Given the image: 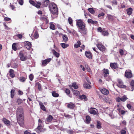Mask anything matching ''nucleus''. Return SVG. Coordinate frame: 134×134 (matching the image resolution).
I'll use <instances>...</instances> for the list:
<instances>
[{"instance_id": "20e7f679", "label": "nucleus", "mask_w": 134, "mask_h": 134, "mask_svg": "<svg viewBox=\"0 0 134 134\" xmlns=\"http://www.w3.org/2000/svg\"><path fill=\"white\" fill-rule=\"evenodd\" d=\"M125 76L128 79H130L132 77V75L131 71L130 70H127L126 71L125 74Z\"/></svg>"}, {"instance_id": "f03ea898", "label": "nucleus", "mask_w": 134, "mask_h": 134, "mask_svg": "<svg viewBox=\"0 0 134 134\" xmlns=\"http://www.w3.org/2000/svg\"><path fill=\"white\" fill-rule=\"evenodd\" d=\"M76 25L78 28L80 30L81 32L84 34L87 33V29L86 28V24L82 20L79 19L77 20Z\"/></svg>"}, {"instance_id": "ea45409f", "label": "nucleus", "mask_w": 134, "mask_h": 134, "mask_svg": "<svg viewBox=\"0 0 134 134\" xmlns=\"http://www.w3.org/2000/svg\"><path fill=\"white\" fill-rule=\"evenodd\" d=\"M128 98L126 96H124L121 97V100L122 102L125 101Z\"/></svg>"}, {"instance_id": "49530a36", "label": "nucleus", "mask_w": 134, "mask_h": 134, "mask_svg": "<svg viewBox=\"0 0 134 134\" xmlns=\"http://www.w3.org/2000/svg\"><path fill=\"white\" fill-rule=\"evenodd\" d=\"M107 17L108 20L110 21H112L113 20V16L110 15H108Z\"/></svg>"}, {"instance_id": "c9c22d12", "label": "nucleus", "mask_w": 134, "mask_h": 134, "mask_svg": "<svg viewBox=\"0 0 134 134\" xmlns=\"http://www.w3.org/2000/svg\"><path fill=\"white\" fill-rule=\"evenodd\" d=\"M68 20L69 23L71 26H73V24L72 23L73 21L72 18L71 17H69L68 18Z\"/></svg>"}, {"instance_id": "423d86ee", "label": "nucleus", "mask_w": 134, "mask_h": 134, "mask_svg": "<svg viewBox=\"0 0 134 134\" xmlns=\"http://www.w3.org/2000/svg\"><path fill=\"white\" fill-rule=\"evenodd\" d=\"M25 47L28 50H30L32 46L31 43L28 41H25L24 42Z\"/></svg>"}, {"instance_id": "4d7b16f0", "label": "nucleus", "mask_w": 134, "mask_h": 134, "mask_svg": "<svg viewBox=\"0 0 134 134\" xmlns=\"http://www.w3.org/2000/svg\"><path fill=\"white\" fill-rule=\"evenodd\" d=\"M86 67L88 72H91V69L88 66H86Z\"/></svg>"}, {"instance_id": "4c0bfd02", "label": "nucleus", "mask_w": 134, "mask_h": 134, "mask_svg": "<svg viewBox=\"0 0 134 134\" xmlns=\"http://www.w3.org/2000/svg\"><path fill=\"white\" fill-rule=\"evenodd\" d=\"M72 86L75 89H77L78 88V86L76 84V82H74L72 85Z\"/></svg>"}, {"instance_id": "69168bd1", "label": "nucleus", "mask_w": 134, "mask_h": 134, "mask_svg": "<svg viewBox=\"0 0 134 134\" xmlns=\"http://www.w3.org/2000/svg\"><path fill=\"white\" fill-rule=\"evenodd\" d=\"M121 134H126V132L125 130H122L121 131Z\"/></svg>"}, {"instance_id": "2eb2a0df", "label": "nucleus", "mask_w": 134, "mask_h": 134, "mask_svg": "<svg viewBox=\"0 0 134 134\" xmlns=\"http://www.w3.org/2000/svg\"><path fill=\"white\" fill-rule=\"evenodd\" d=\"M50 1L49 0H43L42 2V5L44 7H47L49 4Z\"/></svg>"}, {"instance_id": "680f3d73", "label": "nucleus", "mask_w": 134, "mask_h": 134, "mask_svg": "<svg viewBox=\"0 0 134 134\" xmlns=\"http://www.w3.org/2000/svg\"><path fill=\"white\" fill-rule=\"evenodd\" d=\"M116 101L118 102H119L121 100V98L118 97L116 98Z\"/></svg>"}, {"instance_id": "6e6d98bb", "label": "nucleus", "mask_w": 134, "mask_h": 134, "mask_svg": "<svg viewBox=\"0 0 134 134\" xmlns=\"http://www.w3.org/2000/svg\"><path fill=\"white\" fill-rule=\"evenodd\" d=\"M60 64V61H57L56 63V66L57 67L59 66Z\"/></svg>"}, {"instance_id": "4be33fe9", "label": "nucleus", "mask_w": 134, "mask_h": 134, "mask_svg": "<svg viewBox=\"0 0 134 134\" xmlns=\"http://www.w3.org/2000/svg\"><path fill=\"white\" fill-rule=\"evenodd\" d=\"M10 76L12 78H13L15 77V74L14 73V71L13 70L10 69L9 71Z\"/></svg>"}, {"instance_id": "052dcab7", "label": "nucleus", "mask_w": 134, "mask_h": 134, "mask_svg": "<svg viewBox=\"0 0 134 134\" xmlns=\"http://www.w3.org/2000/svg\"><path fill=\"white\" fill-rule=\"evenodd\" d=\"M104 15V13L102 12L99 14L98 15V16L99 17H100L101 16H103Z\"/></svg>"}, {"instance_id": "2f4dec72", "label": "nucleus", "mask_w": 134, "mask_h": 134, "mask_svg": "<svg viewBox=\"0 0 134 134\" xmlns=\"http://www.w3.org/2000/svg\"><path fill=\"white\" fill-rule=\"evenodd\" d=\"M127 14L130 15L132 13V9L131 8H129L127 10Z\"/></svg>"}, {"instance_id": "13d9d810", "label": "nucleus", "mask_w": 134, "mask_h": 134, "mask_svg": "<svg viewBox=\"0 0 134 134\" xmlns=\"http://www.w3.org/2000/svg\"><path fill=\"white\" fill-rule=\"evenodd\" d=\"M119 53L121 55H122L124 54L123 51L122 49H120L119 50Z\"/></svg>"}, {"instance_id": "bb28decb", "label": "nucleus", "mask_w": 134, "mask_h": 134, "mask_svg": "<svg viewBox=\"0 0 134 134\" xmlns=\"http://www.w3.org/2000/svg\"><path fill=\"white\" fill-rule=\"evenodd\" d=\"M87 22L89 23H90L92 24H96L97 22V21H93L91 19H89L87 20Z\"/></svg>"}, {"instance_id": "bf43d9fd", "label": "nucleus", "mask_w": 134, "mask_h": 134, "mask_svg": "<svg viewBox=\"0 0 134 134\" xmlns=\"http://www.w3.org/2000/svg\"><path fill=\"white\" fill-rule=\"evenodd\" d=\"M111 2L114 4L117 5V2L115 0H114L112 1Z\"/></svg>"}, {"instance_id": "de8ad7c7", "label": "nucleus", "mask_w": 134, "mask_h": 134, "mask_svg": "<svg viewBox=\"0 0 134 134\" xmlns=\"http://www.w3.org/2000/svg\"><path fill=\"white\" fill-rule=\"evenodd\" d=\"M88 11L91 14H93L94 13L95 11L92 8H89L88 9Z\"/></svg>"}, {"instance_id": "f257e3e1", "label": "nucleus", "mask_w": 134, "mask_h": 134, "mask_svg": "<svg viewBox=\"0 0 134 134\" xmlns=\"http://www.w3.org/2000/svg\"><path fill=\"white\" fill-rule=\"evenodd\" d=\"M24 115L23 108L21 107H19L16 110V116L18 123L22 127L24 125Z\"/></svg>"}, {"instance_id": "e2e57ef3", "label": "nucleus", "mask_w": 134, "mask_h": 134, "mask_svg": "<svg viewBox=\"0 0 134 134\" xmlns=\"http://www.w3.org/2000/svg\"><path fill=\"white\" fill-rule=\"evenodd\" d=\"M19 4L21 5H22L23 4L24 2L23 0H19Z\"/></svg>"}, {"instance_id": "f8f14e48", "label": "nucleus", "mask_w": 134, "mask_h": 134, "mask_svg": "<svg viewBox=\"0 0 134 134\" xmlns=\"http://www.w3.org/2000/svg\"><path fill=\"white\" fill-rule=\"evenodd\" d=\"M104 76L105 77H107L108 76L109 74V71L107 69H104L103 70Z\"/></svg>"}, {"instance_id": "9d476101", "label": "nucleus", "mask_w": 134, "mask_h": 134, "mask_svg": "<svg viewBox=\"0 0 134 134\" xmlns=\"http://www.w3.org/2000/svg\"><path fill=\"white\" fill-rule=\"evenodd\" d=\"M89 111L91 114L95 115L97 114V110L95 108H91Z\"/></svg>"}, {"instance_id": "338daca9", "label": "nucleus", "mask_w": 134, "mask_h": 134, "mask_svg": "<svg viewBox=\"0 0 134 134\" xmlns=\"http://www.w3.org/2000/svg\"><path fill=\"white\" fill-rule=\"evenodd\" d=\"M38 124L43 125V123L42 120L40 119L38 120Z\"/></svg>"}, {"instance_id": "c03bdc74", "label": "nucleus", "mask_w": 134, "mask_h": 134, "mask_svg": "<svg viewBox=\"0 0 134 134\" xmlns=\"http://www.w3.org/2000/svg\"><path fill=\"white\" fill-rule=\"evenodd\" d=\"M97 127L98 129H100L101 128V124L99 121H97Z\"/></svg>"}, {"instance_id": "b1692460", "label": "nucleus", "mask_w": 134, "mask_h": 134, "mask_svg": "<svg viewBox=\"0 0 134 134\" xmlns=\"http://www.w3.org/2000/svg\"><path fill=\"white\" fill-rule=\"evenodd\" d=\"M86 120L85 122L87 124H89L90 123L91 120V119L90 117L88 115H87L86 117Z\"/></svg>"}, {"instance_id": "864d4df0", "label": "nucleus", "mask_w": 134, "mask_h": 134, "mask_svg": "<svg viewBox=\"0 0 134 134\" xmlns=\"http://www.w3.org/2000/svg\"><path fill=\"white\" fill-rule=\"evenodd\" d=\"M103 30V29H102V28L100 27H99L97 29V31L99 32H100L102 33Z\"/></svg>"}, {"instance_id": "412c9836", "label": "nucleus", "mask_w": 134, "mask_h": 134, "mask_svg": "<svg viewBox=\"0 0 134 134\" xmlns=\"http://www.w3.org/2000/svg\"><path fill=\"white\" fill-rule=\"evenodd\" d=\"M53 119V117L51 115H49L46 119V121L48 123L51 122Z\"/></svg>"}, {"instance_id": "58836bf2", "label": "nucleus", "mask_w": 134, "mask_h": 134, "mask_svg": "<svg viewBox=\"0 0 134 134\" xmlns=\"http://www.w3.org/2000/svg\"><path fill=\"white\" fill-rule=\"evenodd\" d=\"M26 78L24 77H21L19 78V80L20 82H24L25 81Z\"/></svg>"}, {"instance_id": "393cba45", "label": "nucleus", "mask_w": 134, "mask_h": 134, "mask_svg": "<svg viewBox=\"0 0 134 134\" xmlns=\"http://www.w3.org/2000/svg\"><path fill=\"white\" fill-rule=\"evenodd\" d=\"M85 54L86 56L89 58H90L92 57L91 54L90 52H86Z\"/></svg>"}, {"instance_id": "a18cd8bd", "label": "nucleus", "mask_w": 134, "mask_h": 134, "mask_svg": "<svg viewBox=\"0 0 134 134\" xmlns=\"http://www.w3.org/2000/svg\"><path fill=\"white\" fill-rule=\"evenodd\" d=\"M105 101L107 103H110L111 102V99L108 97L105 98Z\"/></svg>"}, {"instance_id": "ddd939ff", "label": "nucleus", "mask_w": 134, "mask_h": 134, "mask_svg": "<svg viewBox=\"0 0 134 134\" xmlns=\"http://www.w3.org/2000/svg\"><path fill=\"white\" fill-rule=\"evenodd\" d=\"M110 66L112 69H116L118 67L116 63H111L110 64Z\"/></svg>"}, {"instance_id": "a211bd4d", "label": "nucleus", "mask_w": 134, "mask_h": 134, "mask_svg": "<svg viewBox=\"0 0 134 134\" xmlns=\"http://www.w3.org/2000/svg\"><path fill=\"white\" fill-rule=\"evenodd\" d=\"M2 120L4 123L7 126H8L10 125V121L7 119H5V118H3Z\"/></svg>"}, {"instance_id": "9b49d317", "label": "nucleus", "mask_w": 134, "mask_h": 134, "mask_svg": "<svg viewBox=\"0 0 134 134\" xmlns=\"http://www.w3.org/2000/svg\"><path fill=\"white\" fill-rule=\"evenodd\" d=\"M32 40L37 39L39 37V35L38 32L36 31L35 32L33 35L32 34Z\"/></svg>"}, {"instance_id": "79ce46f5", "label": "nucleus", "mask_w": 134, "mask_h": 134, "mask_svg": "<svg viewBox=\"0 0 134 134\" xmlns=\"http://www.w3.org/2000/svg\"><path fill=\"white\" fill-rule=\"evenodd\" d=\"M15 91L14 90H12L10 92L11 97L12 98H13L15 94Z\"/></svg>"}, {"instance_id": "603ef678", "label": "nucleus", "mask_w": 134, "mask_h": 134, "mask_svg": "<svg viewBox=\"0 0 134 134\" xmlns=\"http://www.w3.org/2000/svg\"><path fill=\"white\" fill-rule=\"evenodd\" d=\"M30 3L34 6H35V3L32 0H30L29 1Z\"/></svg>"}, {"instance_id": "7ed1b4c3", "label": "nucleus", "mask_w": 134, "mask_h": 134, "mask_svg": "<svg viewBox=\"0 0 134 134\" xmlns=\"http://www.w3.org/2000/svg\"><path fill=\"white\" fill-rule=\"evenodd\" d=\"M49 9L53 14H58V8L56 5L54 3H52L49 5Z\"/></svg>"}, {"instance_id": "0e129e2a", "label": "nucleus", "mask_w": 134, "mask_h": 134, "mask_svg": "<svg viewBox=\"0 0 134 134\" xmlns=\"http://www.w3.org/2000/svg\"><path fill=\"white\" fill-rule=\"evenodd\" d=\"M127 107L129 109H130L131 108V105L130 104H127Z\"/></svg>"}, {"instance_id": "774afa93", "label": "nucleus", "mask_w": 134, "mask_h": 134, "mask_svg": "<svg viewBox=\"0 0 134 134\" xmlns=\"http://www.w3.org/2000/svg\"><path fill=\"white\" fill-rule=\"evenodd\" d=\"M65 92L67 94H69L70 93V90L68 89H66L65 90Z\"/></svg>"}, {"instance_id": "8fccbe9b", "label": "nucleus", "mask_w": 134, "mask_h": 134, "mask_svg": "<svg viewBox=\"0 0 134 134\" xmlns=\"http://www.w3.org/2000/svg\"><path fill=\"white\" fill-rule=\"evenodd\" d=\"M34 76L32 74H31L29 76V78L30 80L32 81L33 79Z\"/></svg>"}, {"instance_id": "39448f33", "label": "nucleus", "mask_w": 134, "mask_h": 134, "mask_svg": "<svg viewBox=\"0 0 134 134\" xmlns=\"http://www.w3.org/2000/svg\"><path fill=\"white\" fill-rule=\"evenodd\" d=\"M19 56L20 59L22 61L26 60L27 58V57L24 55L22 51H20V52L19 53Z\"/></svg>"}, {"instance_id": "5fc2aeb1", "label": "nucleus", "mask_w": 134, "mask_h": 134, "mask_svg": "<svg viewBox=\"0 0 134 134\" xmlns=\"http://www.w3.org/2000/svg\"><path fill=\"white\" fill-rule=\"evenodd\" d=\"M18 37L19 38L21 39L22 38V36L21 34H18L15 35V36H14V37Z\"/></svg>"}, {"instance_id": "a878e982", "label": "nucleus", "mask_w": 134, "mask_h": 134, "mask_svg": "<svg viewBox=\"0 0 134 134\" xmlns=\"http://www.w3.org/2000/svg\"><path fill=\"white\" fill-rule=\"evenodd\" d=\"M51 58H48L44 60L42 62V64L43 65H46L47 63H49L51 60Z\"/></svg>"}, {"instance_id": "37998d69", "label": "nucleus", "mask_w": 134, "mask_h": 134, "mask_svg": "<svg viewBox=\"0 0 134 134\" xmlns=\"http://www.w3.org/2000/svg\"><path fill=\"white\" fill-rule=\"evenodd\" d=\"M50 24V27L51 29L53 30H54L55 29V26L54 24L51 23Z\"/></svg>"}, {"instance_id": "a19ab883", "label": "nucleus", "mask_w": 134, "mask_h": 134, "mask_svg": "<svg viewBox=\"0 0 134 134\" xmlns=\"http://www.w3.org/2000/svg\"><path fill=\"white\" fill-rule=\"evenodd\" d=\"M41 5V3L40 2H37L36 4H35V6L37 8H39Z\"/></svg>"}, {"instance_id": "4468645a", "label": "nucleus", "mask_w": 134, "mask_h": 134, "mask_svg": "<svg viewBox=\"0 0 134 134\" xmlns=\"http://www.w3.org/2000/svg\"><path fill=\"white\" fill-rule=\"evenodd\" d=\"M67 107L69 108L73 109L75 107V104L71 102L68 104Z\"/></svg>"}, {"instance_id": "5701e85b", "label": "nucleus", "mask_w": 134, "mask_h": 134, "mask_svg": "<svg viewBox=\"0 0 134 134\" xmlns=\"http://www.w3.org/2000/svg\"><path fill=\"white\" fill-rule=\"evenodd\" d=\"M39 104L40 106L41 109L43 111H45L46 110V108L42 103L41 102H39Z\"/></svg>"}, {"instance_id": "e433bc0d", "label": "nucleus", "mask_w": 134, "mask_h": 134, "mask_svg": "<svg viewBox=\"0 0 134 134\" xmlns=\"http://www.w3.org/2000/svg\"><path fill=\"white\" fill-rule=\"evenodd\" d=\"M60 46L63 48H65L69 46V45L65 44L64 43H61L60 44Z\"/></svg>"}, {"instance_id": "c756f323", "label": "nucleus", "mask_w": 134, "mask_h": 134, "mask_svg": "<svg viewBox=\"0 0 134 134\" xmlns=\"http://www.w3.org/2000/svg\"><path fill=\"white\" fill-rule=\"evenodd\" d=\"M130 86L132 89L131 91H133L134 89V81H132L130 83Z\"/></svg>"}, {"instance_id": "0eeeda50", "label": "nucleus", "mask_w": 134, "mask_h": 134, "mask_svg": "<svg viewBox=\"0 0 134 134\" xmlns=\"http://www.w3.org/2000/svg\"><path fill=\"white\" fill-rule=\"evenodd\" d=\"M97 46L99 50L102 51H105L106 49L104 46L101 44H97Z\"/></svg>"}, {"instance_id": "1a4fd4ad", "label": "nucleus", "mask_w": 134, "mask_h": 134, "mask_svg": "<svg viewBox=\"0 0 134 134\" xmlns=\"http://www.w3.org/2000/svg\"><path fill=\"white\" fill-rule=\"evenodd\" d=\"M100 90L101 93L105 95H107L109 93V91L105 88H100Z\"/></svg>"}, {"instance_id": "aec40b11", "label": "nucleus", "mask_w": 134, "mask_h": 134, "mask_svg": "<svg viewBox=\"0 0 134 134\" xmlns=\"http://www.w3.org/2000/svg\"><path fill=\"white\" fill-rule=\"evenodd\" d=\"M18 43H13L12 45V48L14 51H16L18 49L17 47H18L17 44Z\"/></svg>"}, {"instance_id": "6ab92c4d", "label": "nucleus", "mask_w": 134, "mask_h": 134, "mask_svg": "<svg viewBox=\"0 0 134 134\" xmlns=\"http://www.w3.org/2000/svg\"><path fill=\"white\" fill-rule=\"evenodd\" d=\"M84 87L86 88L90 89L91 88V86L89 83L85 82L83 84Z\"/></svg>"}, {"instance_id": "f3484780", "label": "nucleus", "mask_w": 134, "mask_h": 134, "mask_svg": "<svg viewBox=\"0 0 134 134\" xmlns=\"http://www.w3.org/2000/svg\"><path fill=\"white\" fill-rule=\"evenodd\" d=\"M43 125L38 124V125L37 128L35 129L36 131L37 132L39 133L40 131V130L42 129L43 127Z\"/></svg>"}, {"instance_id": "dca6fc26", "label": "nucleus", "mask_w": 134, "mask_h": 134, "mask_svg": "<svg viewBox=\"0 0 134 134\" xmlns=\"http://www.w3.org/2000/svg\"><path fill=\"white\" fill-rule=\"evenodd\" d=\"M79 97L80 99L84 101H86L88 100L87 97L84 94L80 95L79 96Z\"/></svg>"}, {"instance_id": "09e8293b", "label": "nucleus", "mask_w": 134, "mask_h": 134, "mask_svg": "<svg viewBox=\"0 0 134 134\" xmlns=\"http://www.w3.org/2000/svg\"><path fill=\"white\" fill-rule=\"evenodd\" d=\"M17 66L18 65L16 63H14L12 64L11 67L13 68H16Z\"/></svg>"}, {"instance_id": "3c124183", "label": "nucleus", "mask_w": 134, "mask_h": 134, "mask_svg": "<svg viewBox=\"0 0 134 134\" xmlns=\"http://www.w3.org/2000/svg\"><path fill=\"white\" fill-rule=\"evenodd\" d=\"M17 102L18 103V104H20L21 103H22L23 102V100L20 99H17Z\"/></svg>"}, {"instance_id": "7c9ffc66", "label": "nucleus", "mask_w": 134, "mask_h": 134, "mask_svg": "<svg viewBox=\"0 0 134 134\" xmlns=\"http://www.w3.org/2000/svg\"><path fill=\"white\" fill-rule=\"evenodd\" d=\"M52 96L55 97H58L59 96V94L58 93L56 92L55 91H53L52 92Z\"/></svg>"}, {"instance_id": "6e6552de", "label": "nucleus", "mask_w": 134, "mask_h": 134, "mask_svg": "<svg viewBox=\"0 0 134 134\" xmlns=\"http://www.w3.org/2000/svg\"><path fill=\"white\" fill-rule=\"evenodd\" d=\"M118 86L119 87L122 88H126V86L123 84V83L121 80L118 79Z\"/></svg>"}, {"instance_id": "473e14b6", "label": "nucleus", "mask_w": 134, "mask_h": 134, "mask_svg": "<svg viewBox=\"0 0 134 134\" xmlns=\"http://www.w3.org/2000/svg\"><path fill=\"white\" fill-rule=\"evenodd\" d=\"M102 35L104 36H107L109 35V33L107 31L103 30L102 32Z\"/></svg>"}, {"instance_id": "c85d7f7f", "label": "nucleus", "mask_w": 134, "mask_h": 134, "mask_svg": "<svg viewBox=\"0 0 134 134\" xmlns=\"http://www.w3.org/2000/svg\"><path fill=\"white\" fill-rule=\"evenodd\" d=\"M52 52L53 54L56 57L58 58L59 57L60 55L54 49L53 50Z\"/></svg>"}, {"instance_id": "72a5a7b5", "label": "nucleus", "mask_w": 134, "mask_h": 134, "mask_svg": "<svg viewBox=\"0 0 134 134\" xmlns=\"http://www.w3.org/2000/svg\"><path fill=\"white\" fill-rule=\"evenodd\" d=\"M74 94L76 96H77L80 94V93L77 90H74L73 91Z\"/></svg>"}, {"instance_id": "cd10ccee", "label": "nucleus", "mask_w": 134, "mask_h": 134, "mask_svg": "<svg viewBox=\"0 0 134 134\" xmlns=\"http://www.w3.org/2000/svg\"><path fill=\"white\" fill-rule=\"evenodd\" d=\"M62 38L64 42H66L68 40V37L67 35H62Z\"/></svg>"}, {"instance_id": "f704fd0d", "label": "nucleus", "mask_w": 134, "mask_h": 134, "mask_svg": "<svg viewBox=\"0 0 134 134\" xmlns=\"http://www.w3.org/2000/svg\"><path fill=\"white\" fill-rule=\"evenodd\" d=\"M81 43L80 41H78L77 42V43H76L74 45V47L75 48H78L80 46Z\"/></svg>"}]
</instances>
